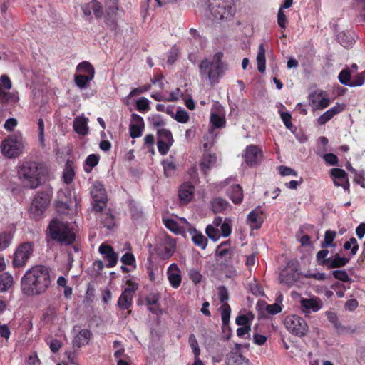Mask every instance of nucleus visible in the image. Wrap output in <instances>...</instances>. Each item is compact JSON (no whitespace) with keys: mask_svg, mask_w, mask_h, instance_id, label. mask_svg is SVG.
<instances>
[{"mask_svg":"<svg viewBox=\"0 0 365 365\" xmlns=\"http://www.w3.org/2000/svg\"><path fill=\"white\" fill-rule=\"evenodd\" d=\"M51 284L49 269L43 265H36L29 269L21 279V292L28 297L45 293Z\"/></svg>","mask_w":365,"mask_h":365,"instance_id":"1","label":"nucleus"},{"mask_svg":"<svg viewBox=\"0 0 365 365\" xmlns=\"http://www.w3.org/2000/svg\"><path fill=\"white\" fill-rule=\"evenodd\" d=\"M223 53L217 52L212 59H204L199 65V71L202 77L207 78L211 85L218 82L225 71V64L222 62Z\"/></svg>","mask_w":365,"mask_h":365,"instance_id":"2","label":"nucleus"},{"mask_svg":"<svg viewBox=\"0 0 365 365\" xmlns=\"http://www.w3.org/2000/svg\"><path fill=\"white\" fill-rule=\"evenodd\" d=\"M45 174L46 170L37 161H24L18 171L19 178L30 188L36 187Z\"/></svg>","mask_w":365,"mask_h":365,"instance_id":"3","label":"nucleus"},{"mask_svg":"<svg viewBox=\"0 0 365 365\" xmlns=\"http://www.w3.org/2000/svg\"><path fill=\"white\" fill-rule=\"evenodd\" d=\"M49 231L52 239L64 245H70L76 239L75 232L68 223L63 222L58 219H54L51 222Z\"/></svg>","mask_w":365,"mask_h":365,"instance_id":"4","label":"nucleus"},{"mask_svg":"<svg viewBox=\"0 0 365 365\" xmlns=\"http://www.w3.org/2000/svg\"><path fill=\"white\" fill-rule=\"evenodd\" d=\"M209 8L217 20L230 19L235 14L233 0H209Z\"/></svg>","mask_w":365,"mask_h":365,"instance_id":"5","label":"nucleus"},{"mask_svg":"<svg viewBox=\"0 0 365 365\" xmlns=\"http://www.w3.org/2000/svg\"><path fill=\"white\" fill-rule=\"evenodd\" d=\"M207 236L214 241L218 240L220 237H227L232 232V220L230 218L216 217L212 225L207 226L205 230Z\"/></svg>","mask_w":365,"mask_h":365,"instance_id":"6","label":"nucleus"},{"mask_svg":"<svg viewBox=\"0 0 365 365\" xmlns=\"http://www.w3.org/2000/svg\"><path fill=\"white\" fill-rule=\"evenodd\" d=\"M51 202V196L46 192L38 193L33 200L29 213L31 217L38 220L41 218Z\"/></svg>","mask_w":365,"mask_h":365,"instance_id":"7","label":"nucleus"},{"mask_svg":"<svg viewBox=\"0 0 365 365\" xmlns=\"http://www.w3.org/2000/svg\"><path fill=\"white\" fill-rule=\"evenodd\" d=\"M284 324L289 332L299 337L305 336L309 331L306 321L297 315L287 316Z\"/></svg>","mask_w":365,"mask_h":365,"instance_id":"8","label":"nucleus"},{"mask_svg":"<svg viewBox=\"0 0 365 365\" xmlns=\"http://www.w3.org/2000/svg\"><path fill=\"white\" fill-rule=\"evenodd\" d=\"M34 245L32 242H26L21 244L16 250L13 257V265L15 267H24L34 253Z\"/></svg>","mask_w":365,"mask_h":365,"instance_id":"9","label":"nucleus"},{"mask_svg":"<svg viewBox=\"0 0 365 365\" xmlns=\"http://www.w3.org/2000/svg\"><path fill=\"white\" fill-rule=\"evenodd\" d=\"M93 197V210L98 212L103 210L107 204V195L103 185L99 182H95L91 190Z\"/></svg>","mask_w":365,"mask_h":365,"instance_id":"10","label":"nucleus"},{"mask_svg":"<svg viewBox=\"0 0 365 365\" xmlns=\"http://www.w3.org/2000/svg\"><path fill=\"white\" fill-rule=\"evenodd\" d=\"M1 147L4 155L9 158H15L21 153V142L17 136H10L3 140Z\"/></svg>","mask_w":365,"mask_h":365,"instance_id":"11","label":"nucleus"},{"mask_svg":"<svg viewBox=\"0 0 365 365\" xmlns=\"http://www.w3.org/2000/svg\"><path fill=\"white\" fill-rule=\"evenodd\" d=\"M175 250V241L167 235H163L159 237L158 245V255L163 259H169Z\"/></svg>","mask_w":365,"mask_h":365,"instance_id":"12","label":"nucleus"},{"mask_svg":"<svg viewBox=\"0 0 365 365\" xmlns=\"http://www.w3.org/2000/svg\"><path fill=\"white\" fill-rule=\"evenodd\" d=\"M127 284L128 287L123 291L118 301L120 309H128L131 307L134 293L138 289V284L135 282L128 281Z\"/></svg>","mask_w":365,"mask_h":365,"instance_id":"13","label":"nucleus"},{"mask_svg":"<svg viewBox=\"0 0 365 365\" xmlns=\"http://www.w3.org/2000/svg\"><path fill=\"white\" fill-rule=\"evenodd\" d=\"M322 307V301L316 296H312L310 298H302L300 299L301 310L305 314L317 312L319 311Z\"/></svg>","mask_w":365,"mask_h":365,"instance_id":"14","label":"nucleus"},{"mask_svg":"<svg viewBox=\"0 0 365 365\" xmlns=\"http://www.w3.org/2000/svg\"><path fill=\"white\" fill-rule=\"evenodd\" d=\"M57 197L58 199L56 201V205L58 211L63 214H68V212H66V210H69V207L72 204V192L70 190L64 191L61 189L58 192Z\"/></svg>","mask_w":365,"mask_h":365,"instance_id":"15","label":"nucleus"},{"mask_svg":"<svg viewBox=\"0 0 365 365\" xmlns=\"http://www.w3.org/2000/svg\"><path fill=\"white\" fill-rule=\"evenodd\" d=\"M330 176L336 187H342L344 190H349V182L346 172L341 168H332L330 170Z\"/></svg>","mask_w":365,"mask_h":365,"instance_id":"16","label":"nucleus"},{"mask_svg":"<svg viewBox=\"0 0 365 365\" xmlns=\"http://www.w3.org/2000/svg\"><path fill=\"white\" fill-rule=\"evenodd\" d=\"M145 128L143 118L138 114L131 115V122L130 124V136L132 138H137L142 135Z\"/></svg>","mask_w":365,"mask_h":365,"instance_id":"17","label":"nucleus"},{"mask_svg":"<svg viewBox=\"0 0 365 365\" xmlns=\"http://www.w3.org/2000/svg\"><path fill=\"white\" fill-rule=\"evenodd\" d=\"M102 4L97 0H92L81 6V10L86 16H90L93 13L96 19H101L103 14Z\"/></svg>","mask_w":365,"mask_h":365,"instance_id":"18","label":"nucleus"},{"mask_svg":"<svg viewBox=\"0 0 365 365\" xmlns=\"http://www.w3.org/2000/svg\"><path fill=\"white\" fill-rule=\"evenodd\" d=\"M169 283L173 289H178L182 282L181 271L177 264H171L167 270Z\"/></svg>","mask_w":365,"mask_h":365,"instance_id":"19","label":"nucleus"},{"mask_svg":"<svg viewBox=\"0 0 365 365\" xmlns=\"http://www.w3.org/2000/svg\"><path fill=\"white\" fill-rule=\"evenodd\" d=\"M279 279L281 284L290 287L299 279V273L293 267H287L281 272Z\"/></svg>","mask_w":365,"mask_h":365,"instance_id":"20","label":"nucleus"},{"mask_svg":"<svg viewBox=\"0 0 365 365\" xmlns=\"http://www.w3.org/2000/svg\"><path fill=\"white\" fill-rule=\"evenodd\" d=\"M99 252L103 255V258L108 261L107 267L111 268L116 265L118 256L114 252L112 247L106 244H101L99 247Z\"/></svg>","mask_w":365,"mask_h":365,"instance_id":"21","label":"nucleus"},{"mask_svg":"<svg viewBox=\"0 0 365 365\" xmlns=\"http://www.w3.org/2000/svg\"><path fill=\"white\" fill-rule=\"evenodd\" d=\"M106 6V16L105 22L106 24L110 26L116 25V21L115 16L116 11L118 10V0H106L105 1Z\"/></svg>","mask_w":365,"mask_h":365,"instance_id":"22","label":"nucleus"},{"mask_svg":"<svg viewBox=\"0 0 365 365\" xmlns=\"http://www.w3.org/2000/svg\"><path fill=\"white\" fill-rule=\"evenodd\" d=\"M194 186L190 182L183 183L179 188L178 196L181 203L187 204L194 196Z\"/></svg>","mask_w":365,"mask_h":365,"instance_id":"23","label":"nucleus"},{"mask_svg":"<svg viewBox=\"0 0 365 365\" xmlns=\"http://www.w3.org/2000/svg\"><path fill=\"white\" fill-rule=\"evenodd\" d=\"M91 332L88 329H82L79 331L74 336L72 344L73 347L81 348L88 344L91 337Z\"/></svg>","mask_w":365,"mask_h":365,"instance_id":"24","label":"nucleus"},{"mask_svg":"<svg viewBox=\"0 0 365 365\" xmlns=\"http://www.w3.org/2000/svg\"><path fill=\"white\" fill-rule=\"evenodd\" d=\"M160 297V296L159 293L151 292L148 294L145 298L146 304L148 306V309L157 315L162 314V309L158 305Z\"/></svg>","mask_w":365,"mask_h":365,"instance_id":"25","label":"nucleus"},{"mask_svg":"<svg viewBox=\"0 0 365 365\" xmlns=\"http://www.w3.org/2000/svg\"><path fill=\"white\" fill-rule=\"evenodd\" d=\"M350 257H342L339 254H336L332 258H329L325 262L328 264L327 268H339L346 266L350 261Z\"/></svg>","mask_w":365,"mask_h":365,"instance_id":"26","label":"nucleus"},{"mask_svg":"<svg viewBox=\"0 0 365 365\" xmlns=\"http://www.w3.org/2000/svg\"><path fill=\"white\" fill-rule=\"evenodd\" d=\"M227 365H250L248 359L237 352H230L227 356Z\"/></svg>","mask_w":365,"mask_h":365,"instance_id":"27","label":"nucleus"},{"mask_svg":"<svg viewBox=\"0 0 365 365\" xmlns=\"http://www.w3.org/2000/svg\"><path fill=\"white\" fill-rule=\"evenodd\" d=\"M243 157L245 160H258L262 157V150L258 145H249L245 150Z\"/></svg>","mask_w":365,"mask_h":365,"instance_id":"28","label":"nucleus"},{"mask_svg":"<svg viewBox=\"0 0 365 365\" xmlns=\"http://www.w3.org/2000/svg\"><path fill=\"white\" fill-rule=\"evenodd\" d=\"M230 199L235 204H240L243 200V192L241 186L238 184L232 185L227 191Z\"/></svg>","mask_w":365,"mask_h":365,"instance_id":"29","label":"nucleus"},{"mask_svg":"<svg viewBox=\"0 0 365 365\" xmlns=\"http://www.w3.org/2000/svg\"><path fill=\"white\" fill-rule=\"evenodd\" d=\"M88 118L76 117L73 120V130L79 135H86L88 133Z\"/></svg>","mask_w":365,"mask_h":365,"instance_id":"30","label":"nucleus"},{"mask_svg":"<svg viewBox=\"0 0 365 365\" xmlns=\"http://www.w3.org/2000/svg\"><path fill=\"white\" fill-rule=\"evenodd\" d=\"M75 168L73 161H67L62 173V179L65 184L70 185L75 177Z\"/></svg>","mask_w":365,"mask_h":365,"instance_id":"31","label":"nucleus"},{"mask_svg":"<svg viewBox=\"0 0 365 365\" xmlns=\"http://www.w3.org/2000/svg\"><path fill=\"white\" fill-rule=\"evenodd\" d=\"M76 71L78 74H84L88 77L94 78L95 68L93 65L86 61H82L76 66Z\"/></svg>","mask_w":365,"mask_h":365,"instance_id":"32","label":"nucleus"},{"mask_svg":"<svg viewBox=\"0 0 365 365\" xmlns=\"http://www.w3.org/2000/svg\"><path fill=\"white\" fill-rule=\"evenodd\" d=\"M212 209L215 212H222L231 207L230 203L221 197L214 198L211 202Z\"/></svg>","mask_w":365,"mask_h":365,"instance_id":"33","label":"nucleus"},{"mask_svg":"<svg viewBox=\"0 0 365 365\" xmlns=\"http://www.w3.org/2000/svg\"><path fill=\"white\" fill-rule=\"evenodd\" d=\"M336 237V232L335 231L327 230L324 233V240L321 243V247L322 248H335L336 247V243L334 242Z\"/></svg>","mask_w":365,"mask_h":365,"instance_id":"34","label":"nucleus"},{"mask_svg":"<svg viewBox=\"0 0 365 365\" xmlns=\"http://www.w3.org/2000/svg\"><path fill=\"white\" fill-rule=\"evenodd\" d=\"M14 284L13 276L8 273L4 272L0 274V292L7 291Z\"/></svg>","mask_w":365,"mask_h":365,"instance_id":"35","label":"nucleus"},{"mask_svg":"<svg viewBox=\"0 0 365 365\" xmlns=\"http://www.w3.org/2000/svg\"><path fill=\"white\" fill-rule=\"evenodd\" d=\"M265 48L262 43L259 46L257 56V69L259 72L264 73L266 69Z\"/></svg>","mask_w":365,"mask_h":365,"instance_id":"36","label":"nucleus"},{"mask_svg":"<svg viewBox=\"0 0 365 365\" xmlns=\"http://www.w3.org/2000/svg\"><path fill=\"white\" fill-rule=\"evenodd\" d=\"M163 221L165 226L175 234L180 233L183 230H185L184 226H180V224L173 218L163 217Z\"/></svg>","mask_w":365,"mask_h":365,"instance_id":"37","label":"nucleus"},{"mask_svg":"<svg viewBox=\"0 0 365 365\" xmlns=\"http://www.w3.org/2000/svg\"><path fill=\"white\" fill-rule=\"evenodd\" d=\"M113 356L116 361L119 359H129V356L125 353V348L120 341H115L113 342Z\"/></svg>","mask_w":365,"mask_h":365,"instance_id":"38","label":"nucleus"},{"mask_svg":"<svg viewBox=\"0 0 365 365\" xmlns=\"http://www.w3.org/2000/svg\"><path fill=\"white\" fill-rule=\"evenodd\" d=\"M343 247L345 250H350L349 257L351 258L355 256L359 250V245L357 240L354 237H351L344 242Z\"/></svg>","mask_w":365,"mask_h":365,"instance_id":"39","label":"nucleus"},{"mask_svg":"<svg viewBox=\"0 0 365 365\" xmlns=\"http://www.w3.org/2000/svg\"><path fill=\"white\" fill-rule=\"evenodd\" d=\"M12 238L13 234L11 231L0 232V251L6 249L10 245Z\"/></svg>","mask_w":365,"mask_h":365,"instance_id":"40","label":"nucleus"},{"mask_svg":"<svg viewBox=\"0 0 365 365\" xmlns=\"http://www.w3.org/2000/svg\"><path fill=\"white\" fill-rule=\"evenodd\" d=\"M192 240L194 244L202 249H205L207 244V238L200 232H197L196 230L192 234Z\"/></svg>","mask_w":365,"mask_h":365,"instance_id":"41","label":"nucleus"},{"mask_svg":"<svg viewBox=\"0 0 365 365\" xmlns=\"http://www.w3.org/2000/svg\"><path fill=\"white\" fill-rule=\"evenodd\" d=\"M93 79V78L88 77L84 74L76 73L74 76V82L76 85L81 89L86 88L88 86L89 82Z\"/></svg>","mask_w":365,"mask_h":365,"instance_id":"42","label":"nucleus"},{"mask_svg":"<svg viewBox=\"0 0 365 365\" xmlns=\"http://www.w3.org/2000/svg\"><path fill=\"white\" fill-rule=\"evenodd\" d=\"M210 123L215 128H222L225 127L226 120L223 116L217 113H212L210 115Z\"/></svg>","mask_w":365,"mask_h":365,"instance_id":"43","label":"nucleus"},{"mask_svg":"<svg viewBox=\"0 0 365 365\" xmlns=\"http://www.w3.org/2000/svg\"><path fill=\"white\" fill-rule=\"evenodd\" d=\"M260 217L259 214L255 211H252L249 213L247 217V220L250 225L252 228L257 229L261 226Z\"/></svg>","mask_w":365,"mask_h":365,"instance_id":"44","label":"nucleus"},{"mask_svg":"<svg viewBox=\"0 0 365 365\" xmlns=\"http://www.w3.org/2000/svg\"><path fill=\"white\" fill-rule=\"evenodd\" d=\"M158 141L167 142L168 143H173L174 141L172 133L165 128L158 130Z\"/></svg>","mask_w":365,"mask_h":365,"instance_id":"45","label":"nucleus"},{"mask_svg":"<svg viewBox=\"0 0 365 365\" xmlns=\"http://www.w3.org/2000/svg\"><path fill=\"white\" fill-rule=\"evenodd\" d=\"M101 221L104 227H107L108 229H112L115 225V220L114 216L109 213H103L101 215Z\"/></svg>","mask_w":365,"mask_h":365,"instance_id":"46","label":"nucleus"},{"mask_svg":"<svg viewBox=\"0 0 365 365\" xmlns=\"http://www.w3.org/2000/svg\"><path fill=\"white\" fill-rule=\"evenodd\" d=\"M161 164L167 177L173 176L175 174L176 165L174 161H161Z\"/></svg>","mask_w":365,"mask_h":365,"instance_id":"47","label":"nucleus"},{"mask_svg":"<svg viewBox=\"0 0 365 365\" xmlns=\"http://www.w3.org/2000/svg\"><path fill=\"white\" fill-rule=\"evenodd\" d=\"M351 72L348 68L343 69L339 74L338 78L339 82L345 86L351 87Z\"/></svg>","mask_w":365,"mask_h":365,"instance_id":"48","label":"nucleus"},{"mask_svg":"<svg viewBox=\"0 0 365 365\" xmlns=\"http://www.w3.org/2000/svg\"><path fill=\"white\" fill-rule=\"evenodd\" d=\"M221 319L224 324H227L230 322V317L231 308L227 303H224L221 305L220 308Z\"/></svg>","mask_w":365,"mask_h":365,"instance_id":"49","label":"nucleus"},{"mask_svg":"<svg viewBox=\"0 0 365 365\" xmlns=\"http://www.w3.org/2000/svg\"><path fill=\"white\" fill-rule=\"evenodd\" d=\"M324 93V91H316L309 96V104L314 109L317 110V103Z\"/></svg>","mask_w":365,"mask_h":365,"instance_id":"50","label":"nucleus"},{"mask_svg":"<svg viewBox=\"0 0 365 365\" xmlns=\"http://www.w3.org/2000/svg\"><path fill=\"white\" fill-rule=\"evenodd\" d=\"M136 108L141 113H145L150 110L149 101L143 97L136 101Z\"/></svg>","mask_w":365,"mask_h":365,"instance_id":"51","label":"nucleus"},{"mask_svg":"<svg viewBox=\"0 0 365 365\" xmlns=\"http://www.w3.org/2000/svg\"><path fill=\"white\" fill-rule=\"evenodd\" d=\"M328 255L329 251L327 248H323L317 253L316 257L319 264L326 266L327 267H328V264L325 262L326 260L329 259V258H327Z\"/></svg>","mask_w":365,"mask_h":365,"instance_id":"52","label":"nucleus"},{"mask_svg":"<svg viewBox=\"0 0 365 365\" xmlns=\"http://www.w3.org/2000/svg\"><path fill=\"white\" fill-rule=\"evenodd\" d=\"M188 341L191 349H192L194 356H197V355H200V349L197 339L194 334H190L189 336Z\"/></svg>","mask_w":365,"mask_h":365,"instance_id":"53","label":"nucleus"},{"mask_svg":"<svg viewBox=\"0 0 365 365\" xmlns=\"http://www.w3.org/2000/svg\"><path fill=\"white\" fill-rule=\"evenodd\" d=\"M189 118L188 113L186 110L182 109H178L175 115V120L181 123H187Z\"/></svg>","mask_w":365,"mask_h":365,"instance_id":"54","label":"nucleus"},{"mask_svg":"<svg viewBox=\"0 0 365 365\" xmlns=\"http://www.w3.org/2000/svg\"><path fill=\"white\" fill-rule=\"evenodd\" d=\"M365 81V71L359 74L354 76L351 79V87L360 86L364 84Z\"/></svg>","mask_w":365,"mask_h":365,"instance_id":"55","label":"nucleus"},{"mask_svg":"<svg viewBox=\"0 0 365 365\" xmlns=\"http://www.w3.org/2000/svg\"><path fill=\"white\" fill-rule=\"evenodd\" d=\"M227 245V242H225V243H222L221 245H220L217 247V248L216 250V252L218 256L230 257L231 250L226 247Z\"/></svg>","mask_w":365,"mask_h":365,"instance_id":"56","label":"nucleus"},{"mask_svg":"<svg viewBox=\"0 0 365 365\" xmlns=\"http://www.w3.org/2000/svg\"><path fill=\"white\" fill-rule=\"evenodd\" d=\"M277 24L282 29H285L287 24V18L283 11V9L281 7L277 13Z\"/></svg>","mask_w":365,"mask_h":365,"instance_id":"57","label":"nucleus"},{"mask_svg":"<svg viewBox=\"0 0 365 365\" xmlns=\"http://www.w3.org/2000/svg\"><path fill=\"white\" fill-rule=\"evenodd\" d=\"M333 276L335 279L344 282L350 281V278L345 270H335L333 272Z\"/></svg>","mask_w":365,"mask_h":365,"instance_id":"58","label":"nucleus"},{"mask_svg":"<svg viewBox=\"0 0 365 365\" xmlns=\"http://www.w3.org/2000/svg\"><path fill=\"white\" fill-rule=\"evenodd\" d=\"M281 119L287 129L291 130L293 127L292 123V115L289 112H282L280 114Z\"/></svg>","mask_w":365,"mask_h":365,"instance_id":"59","label":"nucleus"},{"mask_svg":"<svg viewBox=\"0 0 365 365\" xmlns=\"http://www.w3.org/2000/svg\"><path fill=\"white\" fill-rule=\"evenodd\" d=\"M251 319L252 318L249 315H240L236 318L235 322L241 327L250 326Z\"/></svg>","mask_w":365,"mask_h":365,"instance_id":"60","label":"nucleus"},{"mask_svg":"<svg viewBox=\"0 0 365 365\" xmlns=\"http://www.w3.org/2000/svg\"><path fill=\"white\" fill-rule=\"evenodd\" d=\"M121 262L129 266H134L135 263V259L133 254L130 252H127L123 255L121 257Z\"/></svg>","mask_w":365,"mask_h":365,"instance_id":"61","label":"nucleus"},{"mask_svg":"<svg viewBox=\"0 0 365 365\" xmlns=\"http://www.w3.org/2000/svg\"><path fill=\"white\" fill-rule=\"evenodd\" d=\"M172 144L167 142L158 141L157 145L159 153L162 155L167 154Z\"/></svg>","mask_w":365,"mask_h":365,"instance_id":"62","label":"nucleus"},{"mask_svg":"<svg viewBox=\"0 0 365 365\" xmlns=\"http://www.w3.org/2000/svg\"><path fill=\"white\" fill-rule=\"evenodd\" d=\"M278 170L281 175L282 176H288V175H292V176H297V173L296 171H294L293 169L287 167V166H279L278 167Z\"/></svg>","mask_w":365,"mask_h":365,"instance_id":"63","label":"nucleus"},{"mask_svg":"<svg viewBox=\"0 0 365 365\" xmlns=\"http://www.w3.org/2000/svg\"><path fill=\"white\" fill-rule=\"evenodd\" d=\"M219 298L222 304L227 303L229 299L228 292L225 287H220L218 288Z\"/></svg>","mask_w":365,"mask_h":365,"instance_id":"64","label":"nucleus"}]
</instances>
